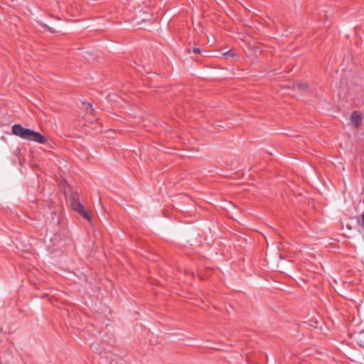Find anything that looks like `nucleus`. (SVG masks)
I'll list each match as a JSON object with an SVG mask.
<instances>
[{
	"label": "nucleus",
	"mask_w": 364,
	"mask_h": 364,
	"mask_svg": "<svg viewBox=\"0 0 364 364\" xmlns=\"http://www.w3.org/2000/svg\"><path fill=\"white\" fill-rule=\"evenodd\" d=\"M12 133L23 139L40 144H46L47 142V139L40 132L25 128L19 124H16L12 126Z\"/></svg>",
	"instance_id": "nucleus-1"
},
{
	"label": "nucleus",
	"mask_w": 364,
	"mask_h": 364,
	"mask_svg": "<svg viewBox=\"0 0 364 364\" xmlns=\"http://www.w3.org/2000/svg\"><path fill=\"white\" fill-rule=\"evenodd\" d=\"M70 207L71 208L78 213L81 216L87 220H90V217L88 213L85 210L84 206L80 203V201L77 199L73 198L70 201Z\"/></svg>",
	"instance_id": "nucleus-2"
},
{
	"label": "nucleus",
	"mask_w": 364,
	"mask_h": 364,
	"mask_svg": "<svg viewBox=\"0 0 364 364\" xmlns=\"http://www.w3.org/2000/svg\"><path fill=\"white\" fill-rule=\"evenodd\" d=\"M350 120L355 127L358 128L362 124L363 115L359 112L354 111L351 114Z\"/></svg>",
	"instance_id": "nucleus-3"
},
{
	"label": "nucleus",
	"mask_w": 364,
	"mask_h": 364,
	"mask_svg": "<svg viewBox=\"0 0 364 364\" xmlns=\"http://www.w3.org/2000/svg\"><path fill=\"white\" fill-rule=\"evenodd\" d=\"M90 348L91 349L98 353V354H102V348L100 345V343H97V342H94L90 344Z\"/></svg>",
	"instance_id": "nucleus-4"
},
{
	"label": "nucleus",
	"mask_w": 364,
	"mask_h": 364,
	"mask_svg": "<svg viewBox=\"0 0 364 364\" xmlns=\"http://www.w3.org/2000/svg\"><path fill=\"white\" fill-rule=\"evenodd\" d=\"M83 109L86 111L87 114H92L94 112L92 108V105L90 102H82Z\"/></svg>",
	"instance_id": "nucleus-5"
},
{
	"label": "nucleus",
	"mask_w": 364,
	"mask_h": 364,
	"mask_svg": "<svg viewBox=\"0 0 364 364\" xmlns=\"http://www.w3.org/2000/svg\"><path fill=\"white\" fill-rule=\"evenodd\" d=\"M193 53L194 55H198L200 53V50L199 48H193Z\"/></svg>",
	"instance_id": "nucleus-6"
},
{
	"label": "nucleus",
	"mask_w": 364,
	"mask_h": 364,
	"mask_svg": "<svg viewBox=\"0 0 364 364\" xmlns=\"http://www.w3.org/2000/svg\"><path fill=\"white\" fill-rule=\"evenodd\" d=\"M296 86H297L299 88H305V87H306V85H304V84H301V83L297 84V85H296Z\"/></svg>",
	"instance_id": "nucleus-7"
},
{
	"label": "nucleus",
	"mask_w": 364,
	"mask_h": 364,
	"mask_svg": "<svg viewBox=\"0 0 364 364\" xmlns=\"http://www.w3.org/2000/svg\"><path fill=\"white\" fill-rule=\"evenodd\" d=\"M46 28H48V31H50L51 33H55V31L52 29L51 28L48 27V26H46Z\"/></svg>",
	"instance_id": "nucleus-8"
},
{
	"label": "nucleus",
	"mask_w": 364,
	"mask_h": 364,
	"mask_svg": "<svg viewBox=\"0 0 364 364\" xmlns=\"http://www.w3.org/2000/svg\"><path fill=\"white\" fill-rule=\"evenodd\" d=\"M362 219H363V225H364V211H363V215H362Z\"/></svg>",
	"instance_id": "nucleus-9"
},
{
	"label": "nucleus",
	"mask_w": 364,
	"mask_h": 364,
	"mask_svg": "<svg viewBox=\"0 0 364 364\" xmlns=\"http://www.w3.org/2000/svg\"><path fill=\"white\" fill-rule=\"evenodd\" d=\"M363 334H364V332H361V333H360V336H362V335H363Z\"/></svg>",
	"instance_id": "nucleus-10"
}]
</instances>
